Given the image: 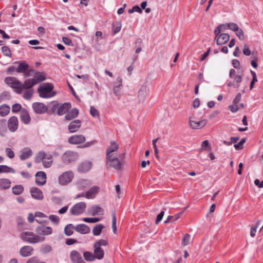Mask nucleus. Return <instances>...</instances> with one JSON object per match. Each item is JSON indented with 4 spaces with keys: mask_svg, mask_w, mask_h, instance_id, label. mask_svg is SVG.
Instances as JSON below:
<instances>
[{
    "mask_svg": "<svg viewBox=\"0 0 263 263\" xmlns=\"http://www.w3.org/2000/svg\"><path fill=\"white\" fill-rule=\"evenodd\" d=\"M189 123L191 128L192 129H201L206 125L207 120L205 119L198 120L194 117H191L189 119Z\"/></svg>",
    "mask_w": 263,
    "mask_h": 263,
    "instance_id": "nucleus-9",
    "label": "nucleus"
},
{
    "mask_svg": "<svg viewBox=\"0 0 263 263\" xmlns=\"http://www.w3.org/2000/svg\"><path fill=\"white\" fill-rule=\"evenodd\" d=\"M85 141V137L82 135H75L70 137L68 141L71 144L77 145L83 143Z\"/></svg>",
    "mask_w": 263,
    "mask_h": 263,
    "instance_id": "nucleus-14",
    "label": "nucleus"
},
{
    "mask_svg": "<svg viewBox=\"0 0 263 263\" xmlns=\"http://www.w3.org/2000/svg\"><path fill=\"white\" fill-rule=\"evenodd\" d=\"M5 152L7 155V156L10 158V159H13L14 157V153L13 151L9 147H7L5 149Z\"/></svg>",
    "mask_w": 263,
    "mask_h": 263,
    "instance_id": "nucleus-52",
    "label": "nucleus"
},
{
    "mask_svg": "<svg viewBox=\"0 0 263 263\" xmlns=\"http://www.w3.org/2000/svg\"><path fill=\"white\" fill-rule=\"evenodd\" d=\"M20 118L22 122L25 124H28L31 121V118L28 111L25 108L21 110Z\"/></svg>",
    "mask_w": 263,
    "mask_h": 263,
    "instance_id": "nucleus-21",
    "label": "nucleus"
},
{
    "mask_svg": "<svg viewBox=\"0 0 263 263\" xmlns=\"http://www.w3.org/2000/svg\"><path fill=\"white\" fill-rule=\"evenodd\" d=\"M33 79L36 82V84L44 81L45 80V77L43 74H36L33 78Z\"/></svg>",
    "mask_w": 263,
    "mask_h": 263,
    "instance_id": "nucleus-48",
    "label": "nucleus"
},
{
    "mask_svg": "<svg viewBox=\"0 0 263 263\" xmlns=\"http://www.w3.org/2000/svg\"><path fill=\"white\" fill-rule=\"evenodd\" d=\"M92 167L91 162L86 161L81 163L78 166V171L80 172L86 173L88 172Z\"/></svg>",
    "mask_w": 263,
    "mask_h": 263,
    "instance_id": "nucleus-23",
    "label": "nucleus"
},
{
    "mask_svg": "<svg viewBox=\"0 0 263 263\" xmlns=\"http://www.w3.org/2000/svg\"><path fill=\"white\" fill-rule=\"evenodd\" d=\"M52 250V247L50 245L44 243L41 246L40 251L43 254H47L50 252Z\"/></svg>",
    "mask_w": 263,
    "mask_h": 263,
    "instance_id": "nucleus-38",
    "label": "nucleus"
},
{
    "mask_svg": "<svg viewBox=\"0 0 263 263\" xmlns=\"http://www.w3.org/2000/svg\"><path fill=\"white\" fill-rule=\"evenodd\" d=\"M29 67V65L27 63H26L25 62H20V64L16 69V71L18 73H25L24 76L25 77H28L29 76V71L27 72H26V71L28 69Z\"/></svg>",
    "mask_w": 263,
    "mask_h": 263,
    "instance_id": "nucleus-24",
    "label": "nucleus"
},
{
    "mask_svg": "<svg viewBox=\"0 0 263 263\" xmlns=\"http://www.w3.org/2000/svg\"><path fill=\"white\" fill-rule=\"evenodd\" d=\"M74 230L83 234H88L90 232V228L85 224H79L74 227Z\"/></svg>",
    "mask_w": 263,
    "mask_h": 263,
    "instance_id": "nucleus-26",
    "label": "nucleus"
},
{
    "mask_svg": "<svg viewBox=\"0 0 263 263\" xmlns=\"http://www.w3.org/2000/svg\"><path fill=\"white\" fill-rule=\"evenodd\" d=\"M242 81L241 76L240 75H236L234 77L233 82V86L235 88H238L239 86V84Z\"/></svg>",
    "mask_w": 263,
    "mask_h": 263,
    "instance_id": "nucleus-45",
    "label": "nucleus"
},
{
    "mask_svg": "<svg viewBox=\"0 0 263 263\" xmlns=\"http://www.w3.org/2000/svg\"><path fill=\"white\" fill-rule=\"evenodd\" d=\"M78 187L80 190H84L91 185V182L88 179H80L77 182Z\"/></svg>",
    "mask_w": 263,
    "mask_h": 263,
    "instance_id": "nucleus-27",
    "label": "nucleus"
},
{
    "mask_svg": "<svg viewBox=\"0 0 263 263\" xmlns=\"http://www.w3.org/2000/svg\"><path fill=\"white\" fill-rule=\"evenodd\" d=\"M35 232L38 235L44 237L51 235L53 233V229L49 226L41 225L35 228Z\"/></svg>",
    "mask_w": 263,
    "mask_h": 263,
    "instance_id": "nucleus-10",
    "label": "nucleus"
},
{
    "mask_svg": "<svg viewBox=\"0 0 263 263\" xmlns=\"http://www.w3.org/2000/svg\"><path fill=\"white\" fill-rule=\"evenodd\" d=\"M246 142V139H242L239 142L234 145V147L236 149H240L242 148V145Z\"/></svg>",
    "mask_w": 263,
    "mask_h": 263,
    "instance_id": "nucleus-55",
    "label": "nucleus"
},
{
    "mask_svg": "<svg viewBox=\"0 0 263 263\" xmlns=\"http://www.w3.org/2000/svg\"><path fill=\"white\" fill-rule=\"evenodd\" d=\"M70 108L71 104L70 103H64L58 107V114L60 116L63 115L67 112Z\"/></svg>",
    "mask_w": 263,
    "mask_h": 263,
    "instance_id": "nucleus-28",
    "label": "nucleus"
},
{
    "mask_svg": "<svg viewBox=\"0 0 263 263\" xmlns=\"http://www.w3.org/2000/svg\"><path fill=\"white\" fill-rule=\"evenodd\" d=\"M102 211V209L100 206L95 205L91 206L88 210V214L95 216L98 215Z\"/></svg>",
    "mask_w": 263,
    "mask_h": 263,
    "instance_id": "nucleus-34",
    "label": "nucleus"
},
{
    "mask_svg": "<svg viewBox=\"0 0 263 263\" xmlns=\"http://www.w3.org/2000/svg\"><path fill=\"white\" fill-rule=\"evenodd\" d=\"M11 182L7 178H0V189L7 190L11 187Z\"/></svg>",
    "mask_w": 263,
    "mask_h": 263,
    "instance_id": "nucleus-30",
    "label": "nucleus"
},
{
    "mask_svg": "<svg viewBox=\"0 0 263 263\" xmlns=\"http://www.w3.org/2000/svg\"><path fill=\"white\" fill-rule=\"evenodd\" d=\"M241 98V95L240 93H238L236 96L235 98L234 99L233 101V104H237L239 101H240Z\"/></svg>",
    "mask_w": 263,
    "mask_h": 263,
    "instance_id": "nucleus-62",
    "label": "nucleus"
},
{
    "mask_svg": "<svg viewBox=\"0 0 263 263\" xmlns=\"http://www.w3.org/2000/svg\"><path fill=\"white\" fill-rule=\"evenodd\" d=\"M2 51L3 54L7 57H11V52L9 48L7 46H3L2 48Z\"/></svg>",
    "mask_w": 263,
    "mask_h": 263,
    "instance_id": "nucleus-49",
    "label": "nucleus"
},
{
    "mask_svg": "<svg viewBox=\"0 0 263 263\" xmlns=\"http://www.w3.org/2000/svg\"><path fill=\"white\" fill-rule=\"evenodd\" d=\"M190 241V235L186 234L184 235L182 240V245L183 246H186L189 244Z\"/></svg>",
    "mask_w": 263,
    "mask_h": 263,
    "instance_id": "nucleus-58",
    "label": "nucleus"
},
{
    "mask_svg": "<svg viewBox=\"0 0 263 263\" xmlns=\"http://www.w3.org/2000/svg\"><path fill=\"white\" fill-rule=\"evenodd\" d=\"M12 190L14 194L18 195L22 193L24 187L21 185H16L12 187Z\"/></svg>",
    "mask_w": 263,
    "mask_h": 263,
    "instance_id": "nucleus-42",
    "label": "nucleus"
},
{
    "mask_svg": "<svg viewBox=\"0 0 263 263\" xmlns=\"http://www.w3.org/2000/svg\"><path fill=\"white\" fill-rule=\"evenodd\" d=\"M35 216L36 218H47V216L43 213L40 212H36L35 213Z\"/></svg>",
    "mask_w": 263,
    "mask_h": 263,
    "instance_id": "nucleus-63",
    "label": "nucleus"
},
{
    "mask_svg": "<svg viewBox=\"0 0 263 263\" xmlns=\"http://www.w3.org/2000/svg\"><path fill=\"white\" fill-rule=\"evenodd\" d=\"M99 188L97 186H93L85 193L86 198L93 199L99 192Z\"/></svg>",
    "mask_w": 263,
    "mask_h": 263,
    "instance_id": "nucleus-25",
    "label": "nucleus"
},
{
    "mask_svg": "<svg viewBox=\"0 0 263 263\" xmlns=\"http://www.w3.org/2000/svg\"><path fill=\"white\" fill-rule=\"evenodd\" d=\"M81 125V121L80 120H75L68 125V129L70 133H74L78 130Z\"/></svg>",
    "mask_w": 263,
    "mask_h": 263,
    "instance_id": "nucleus-19",
    "label": "nucleus"
},
{
    "mask_svg": "<svg viewBox=\"0 0 263 263\" xmlns=\"http://www.w3.org/2000/svg\"><path fill=\"white\" fill-rule=\"evenodd\" d=\"M53 89V85L50 83H46L39 86L37 89V92L40 97L43 98H49L55 95Z\"/></svg>",
    "mask_w": 263,
    "mask_h": 263,
    "instance_id": "nucleus-2",
    "label": "nucleus"
},
{
    "mask_svg": "<svg viewBox=\"0 0 263 263\" xmlns=\"http://www.w3.org/2000/svg\"><path fill=\"white\" fill-rule=\"evenodd\" d=\"M74 227L72 224H68L66 226L64 229V232L66 235L71 236L73 232Z\"/></svg>",
    "mask_w": 263,
    "mask_h": 263,
    "instance_id": "nucleus-41",
    "label": "nucleus"
},
{
    "mask_svg": "<svg viewBox=\"0 0 263 263\" xmlns=\"http://www.w3.org/2000/svg\"><path fill=\"white\" fill-rule=\"evenodd\" d=\"M100 220V218L98 217H93V218H83V221L88 222V223H96Z\"/></svg>",
    "mask_w": 263,
    "mask_h": 263,
    "instance_id": "nucleus-47",
    "label": "nucleus"
},
{
    "mask_svg": "<svg viewBox=\"0 0 263 263\" xmlns=\"http://www.w3.org/2000/svg\"><path fill=\"white\" fill-rule=\"evenodd\" d=\"M5 82L18 94L22 92V83L17 80L16 78L12 77H8L5 79Z\"/></svg>",
    "mask_w": 263,
    "mask_h": 263,
    "instance_id": "nucleus-5",
    "label": "nucleus"
},
{
    "mask_svg": "<svg viewBox=\"0 0 263 263\" xmlns=\"http://www.w3.org/2000/svg\"><path fill=\"white\" fill-rule=\"evenodd\" d=\"M229 109L232 112H237L238 110V107L237 106V104H233L229 106Z\"/></svg>",
    "mask_w": 263,
    "mask_h": 263,
    "instance_id": "nucleus-60",
    "label": "nucleus"
},
{
    "mask_svg": "<svg viewBox=\"0 0 263 263\" xmlns=\"http://www.w3.org/2000/svg\"><path fill=\"white\" fill-rule=\"evenodd\" d=\"M35 182L39 185H43L46 182V174L44 172L39 171L35 174Z\"/></svg>",
    "mask_w": 263,
    "mask_h": 263,
    "instance_id": "nucleus-16",
    "label": "nucleus"
},
{
    "mask_svg": "<svg viewBox=\"0 0 263 263\" xmlns=\"http://www.w3.org/2000/svg\"><path fill=\"white\" fill-rule=\"evenodd\" d=\"M8 127L10 131L15 132L18 127V120L16 117H11L8 121Z\"/></svg>",
    "mask_w": 263,
    "mask_h": 263,
    "instance_id": "nucleus-13",
    "label": "nucleus"
},
{
    "mask_svg": "<svg viewBox=\"0 0 263 263\" xmlns=\"http://www.w3.org/2000/svg\"><path fill=\"white\" fill-rule=\"evenodd\" d=\"M236 35L238 37L239 40H243L245 39L244 34L243 30L239 28L236 31H235Z\"/></svg>",
    "mask_w": 263,
    "mask_h": 263,
    "instance_id": "nucleus-53",
    "label": "nucleus"
},
{
    "mask_svg": "<svg viewBox=\"0 0 263 263\" xmlns=\"http://www.w3.org/2000/svg\"><path fill=\"white\" fill-rule=\"evenodd\" d=\"M23 108H22V106L21 104L16 103V104H14V105H13L12 107V111L14 113H17L18 111L21 112V110Z\"/></svg>",
    "mask_w": 263,
    "mask_h": 263,
    "instance_id": "nucleus-51",
    "label": "nucleus"
},
{
    "mask_svg": "<svg viewBox=\"0 0 263 263\" xmlns=\"http://www.w3.org/2000/svg\"><path fill=\"white\" fill-rule=\"evenodd\" d=\"M119 148V145L114 141L110 142V145L109 147L106 149V157L115 156L116 155H119L117 153Z\"/></svg>",
    "mask_w": 263,
    "mask_h": 263,
    "instance_id": "nucleus-12",
    "label": "nucleus"
},
{
    "mask_svg": "<svg viewBox=\"0 0 263 263\" xmlns=\"http://www.w3.org/2000/svg\"><path fill=\"white\" fill-rule=\"evenodd\" d=\"M47 155L44 151L39 152L35 157V162L40 163L43 161Z\"/></svg>",
    "mask_w": 263,
    "mask_h": 263,
    "instance_id": "nucleus-36",
    "label": "nucleus"
},
{
    "mask_svg": "<svg viewBox=\"0 0 263 263\" xmlns=\"http://www.w3.org/2000/svg\"><path fill=\"white\" fill-rule=\"evenodd\" d=\"M243 53L245 55L249 56L251 54V51L249 49V46L248 45H245L244 46Z\"/></svg>",
    "mask_w": 263,
    "mask_h": 263,
    "instance_id": "nucleus-59",
    "label": "nucleus"
},
{
    "mask_svg": "<svg viewBox=\"0 0 263 263\" xmlns=\"http://www.w3.org/2000/svg\"><path fill=\"white\" fill-rule=\"evenodd\" d=\"M164 211H161L157 216V218L155 221L156 224H158L159 222L162 219V218L164 216Z\"/></svg>",
    "mask_w": 263,
    "mask_h": 263,
    "instance_id": "nucleus-61",
    "label": "nucleus"
},
{
    "mask_svg": "<svg viewBox=\"0 0 263 263\" xmlns=\"http://www.w3.org/2000/svg\"><path fill=\"white\" fill-rule=\"evenodd\" d=\"M33 248L32 247L25 246L20 249L19 253L22 257H26L31 256L33 253Z\"/></svg>",
    "mask_w": 263,
    "mask_h": 263,
    "instance_id": "nucleus-18",
    "label": "nucleus"
},
{
    "mask_svg": "<svg viewBox=\"0 0 263 263\" xmlns=\"http://www.w3.org/2000/svg\"><path fill=\"white\" fill-rule=\"evenodd\" d=\"M32 155V151L29 148H26L23 149L20 158L21 160H25L30 158Z\"/></svg>",
    "mask_w": 263,
    "mask_h": 263,
    "instance_id": "nucleus-31",
    "label": "nucleus"
},
{
    "mask_svg": "<svg viewBox=\"0 0 263 263\" xmlns=\"http://www.w3.org/2000/svg\"><path fill=\"white\" fill-rule=\"evenodd\" d=\"M35 84H36V82L33 79V78L27 79L26 81H25V82H24L23 84L22 83V90L24 89H32L31 88Z\"/></svg>",
    "mask_w": 263,
    "mask_h": 263,
    "instance_id": "nucleus-29",
    "label": "nucleus"
},
{
    "mask_svg": "<svg viewBox=\"0 0 263 263\" xmlns=\"http://www.w3.org/2000/svg\"><path fill=\"white\" fill-rule=\"evenodd\" d=\"M49 219L54 224L58 225L60 222V218L59 216L55 215H50L48 217Z\"/></svg>",
    "mask_w": 263,
    "mask_h": 263,
    "instance_id": "nucleus-46",
    "label": "nucleus"
},
{
    "mask_svg": "<svg viewBox=\"0 0 263 263\" xmlns=\"http://www.w3.org/2000/svg\"><path fill=\"white\" fill-rule=\"evenodd\" d=\"M90 114L93 117H97L99 116L98 110L93 106L90 107Z\"/></svg>",
    "mask_w": 263,
    "mask_h": 263,
    "instance_id": "nucleus-54",
    "label": "nucleus"
},
{
    "mask_svg": "<svg viewBox=\"0 0 263 263\" xmlns=\"http://www.w3.org/2000/svg\"><path fill=\"white\" fill-rule=\"evenodd\" d=\"M83 256L84 259L89 261H93L96 258L94 255L91 252L89 251H86L83 253Z\"/></svg>",
    "mask_w": 263,
    "mask_h": 263,
    "instance_id": "nucleus-40",
    "label": "nucleus"
},
{
    "mask_svg": "<svg viewBox=\"0 0 263 263\" xmlns=\"http://www.w3.org/2000/svg\"><path fill=\"white\" fill-rule=\"evenodd\" d=\"M74 177V174L71 171L63 172L58 177V182L61 185H66L70 183Z\"/></svg>",
    "mask_w": 263,
    "mask_h": 263,
    "instance_id": "nucleus-6",
    "label": "nucleus"
},
{
    "mask_svg": "<svg viewBox=\"0 0 263 263\" xmlns=\"http://www.w3.org/2000/svg\"><path fill=\"white\" fill-rule=\"evenodd\" d=\"M33 93V89H26L24 93L23 97L25 99L30 100L32 98Z\"/></svg>",
    "mask_w": 263,
    "mask_h": 263,
    "instance_id": "nucleus-44",
    "label": "nucleus"
},
{
    "mask_svg": "<svg viewBox=\"0 0 263 263\" xmlns=\"http://www.w3.org/2000/svg\"><path fill=\"white\" fill-rule=\"evenodd\" d=\"M77 159L78 154L70 151L65 152L61 157L62 162L66 164L74 162L77 161Z\"/></svg>",
    "mask_w": 263,
    "mask_h": 263,
    "instance_id": "nucleus-7",
    "label": "nucleus"
},
{
    "mask_svg": "<svg viewBox=\"0 0 263 263\" xmlns=\"http://www.w3.org/2000/svg\"><path fill=\"white\" fill-rule=\"evenodd\" d=\"M86 208V203L80 202L73 205L70 209V212L73 215H79L82 214L85 211Z\"/></svg>",
    "mask_w": 263,
    "mask_h": 263,
    "instance_id": "nucleus-8",
    "label": "nucleus"
},
{
    "mask_svg": "<svg viewBox=\"0 0 263 263\" xmlns=\"http://www.w3.org/2000/svg\"><path fill=\"white\" fill-rule=\"evenodd\" d=\"M122 86L114 85L113 90L114 94L117 96H120L121 95V89Z\"/></svg>",
    "mask_w": 263,
    "mask_h": 263,
    "instance_id": "nucleus-50",
    "label": "nucleus"
},
{
    "mask_svg": "<svg viewBox=\"0 0 263 263\" xmlns=\"http://www.w3.org/2000/svg\"><path fill=\"white\" fill-rule=\"evenodd\" d=\"M15 173V171L12 167L6 165H0V174L1 173Z\"/></svg>",
    "mask_w": 263,
    "mask_h": 263,
    "instance_id": "nucleus-35",
    "label": "nucleus"
},
{
    "mask_svg": "<svg viewBox=\"0 0 263 263\" xmlns=\"http://www.w3.org/2000/svg\"><path fill=\"white\" fill-rule=\"evenodd\" d=\"M79 114V110L77 108H73L70 111L67 112L65 116V119L67 120H71L76 118Z\"/></svg>",
    "mask_w": 263,
    "mask_h": 263,
    "instance_id": "nucleus-32",
    "label": "nucleus"
},
{
    "mask_svg": "<svg viewBox=\"0 0 263 263\" xmlns=\"http://www.w3.org/2000/svg\"><path fill=\"white\" fill-rule=\"evenodd\" d=\"M108 244L106 239H100L93 245V254L97 259H101L104 255V250L101 248L102 246H106Z\"/></svg>",
    "mask_w": 263,
    "mask_h": 263,
    "instance_id": "nucleus-3",
    "label": "nucleus"
},
{
    "mask_svg": "<svg viewBox=\"0 0 263 263\" xmlns=\"http://www.w3.org/2000/svg\"><path fill=\"white\" fill-rule=\"evenodd\" d=\"M228 28V24H220L214 30L215 34H219L221 31H224L226 30Z\"/></svg>",
    "mask_w": 263,
    "mask_h": 263,
    "instance_id": "nucleus-43",
    "label": "nucleus"
},
{
    "mask_svg": "<svg viewBox=\"0 0 263 263\" xmlns=\"http://www.w3.org/2000/svg\"><path fill=\"white\" fill-rule=\"evenodd\" d=\"M135 12H138V13H141L142 12V10H141V8H140L139 7V6H138V5L134 6L132 8V9L128 10V12L129 13H132Z\"/></svg>",
    "mask_w": 263,
    "mask_h": 263,
    "instance_id": "nucleus-57",
    "label": "nucleus"
},
{
    "mask_svg": "<svg viewBox=\"0 0 263 263\" xmlns=\"http://www.w3.org/2000/svg\"><path fill=\"white\" fill-rule=\"evenodd\" d=\"M148 91V88L146 85H143L141 86L139 91L138 97L139 101L143 102L145 100L146 97L147 96V92Z\"/></svg>",
    "mask_w": 263,
    "mask_h": 263,
    "instance_id": "nucleus-20",
    "label": "nucleus"
},
{
    "mask_svg": "<svg viewBox=\"0 0 263 263\" xmlns=\"http://www.w3.org/2000/svg\"><path fill=\"white\" fill-rule=\"evenodd\" d=\"M104 226L102 224H98L96 225L92 229V234L95 236H99L100 235Z\"/></svg>",
    "mask_w": 263,
    "mask_h": 263,
    "instance_id": "nucleus-37",
    "label": "nucleus"
},
{
    "mask_svg": "<svg viewBox=\"0 0 263 263\" xmlns=\"http://www.w3.org/2000/svg\"><path fill=\"white\" fill-rule=\"evenodd\" d=\"M21 239L29 243L34 244L43 242L45 240V237L38 235L31 231H25L21 234Z\"/></svg>",
    "mask_w": 263,
    "mask_h": 263,
    "instance_id": "nucleus-1",
    "label": "nucleus"
},
{
    "mask_svg": "<svg viewBox=\"0 0 263 263\" xmlns=\"http://www.w3.org/2000/svg\"><path fill=\"white\" fill-rule=\"evenodd\" d=\"M70 259L74 263H81L83 261L81 255L76 250H73L70 252Z\"/></svg>",
    "mask_w": 263,
    "mask_h": 263,
    "instance_id": "nucleus-22",
    "label": "nucleus"
},
{
    "mask_svg": "<svg viewBox=\"0 0 263 263\" xmlns=\"http://www.w3.org/2000/svg\"><path fill=\"white\" fill-rule=\"evenodd\" d=\"M119 155L106 157V164L107 167H111L116 170H121L122 168V162L119 160Z\"/></svg>",
    "mask_w": 263,
    "mask_h": 263,
    "instance_id": "nucleus-4",
    "label": "nucleus"
},
{
    "mask_svg": "<svg viewBox=\"0 0 263 263\" xmlns=\"http://www.w3.org/2000/svg\"><path fill=\"white\" fill-rule=\"evenodd\" d=\"M62 40L63 43L67 45L70 46L72 45L71 40L67 37H63Z\"/></svg>",
    "mask_w": 263,
    "mask_h": 263,
    "instance_id": "nucleus-64",
    "label": "nucleus"
},
{
    "mask_svg": "<svg viewBox=\"0 0 263 263\" xmlns=\"http://www.w3.org/2000/svg\"><path fill=\"white\" fill-rule=\"evenodd\" d=\"M228 28L235 32L239 28V27L234 23H230L228 24Z\"/></svg>",
    "mask_w": 263,
    "mask_h": 263,
    "instance_id": "nucleus-56",
    "label": "nucleus"
},
{
    "mask_svg": "<svg viewBox=\"0 0 263 263\" xmlns=\"http://www.w3.org/2000/svg\"><path fill=\"white\" fill-rule=\"evenodd\" d=\"M32 106L34 111L38 114L45 113L48 110L47 106L41 102L33 103Z\"/></svg>",
    "mask_w": 263,
    "mask_h": 263,
    "instance_id": "nucleus-11",
    "label": "nucleus"
},
{
    "mask_svg": "<svg viewBox=\"0 0 263 263\" xmlns=\"http://www.w3.org/2000/svg\"><path fill=\"white\" fill-rule=\"evenodd\" d=\"M216 35V43L218 45L226 43L230 39V35L228 33L215 34Z\"/></svg>",
    "mask_w": 263,
    "mask_h": 263,
    "instance_id": "nucleus-15",
    "label": "nucleus"
},
{
    "mask_svg": "<svg viewBox=\"0 0 263 263\" xmlns=\"http://www.w3.org/2000/svg\"><path fill=\"white\" fill-rule=\"evenodd\" d=\"M42 162L44 167L49 168L51 167L53 163L52 155L48 154Z\"/></svg>",
    "mask_w": 263,
    "mask_h": 263,
    "instance_id": "nucleus-33",
    "label": "nucleus"
},
{
    "mask_svg": "<svg viewBox=\"0 0 263 263\" xmlns=\"http://www.w3.org/2000/svg\"><path fill=\"white\" fill-rule=\"evenodd\" d=\"M30 192L32 197L36 200H41L44 198L42 191L37 187H32Z\"/></svg>",
    "mask_w": 263,
    "mask_h": 263,
    "instance_id": "nucleus-17",
    "label": "nucleus"
},
{
    "mask_svg": "<svg viewBox=\"0 0 263 263\" xmlns=\"http://www.w3.org/2000/svg\"><path fill=\"white\" fill-rule=\"evenodd\" d=\"M10 108L9 106L4 104L0 106V115L2 116H5L8 115L10 112Z\"/></svg>",
    "mask_w": 263,
    "mask_h": 263,
    "instance_id": "nucleus-39",
    "label": "nucleus"
}]
</instances>
